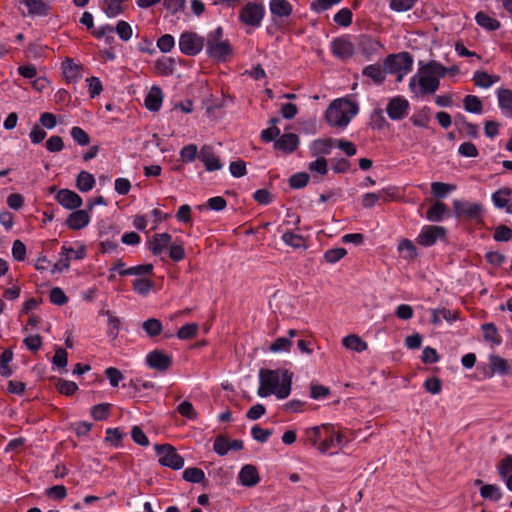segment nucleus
<instances>
[{"instance_id":"nucleus-1","label":"nucleus","mask_w":512,"mask_h":512,"mask_svg":"<svg viewBox=\"0 0 512 512\" xmlns=\"http://www.w3.org/2000/svg\"><path fill=\"white\" fill-rule=\"evenodd\" d=\"M260 386L257 394L267 397L271 394L279 399L287 398L291 392L292 374L287 370L281 374L277 370L261 369L259 372Z\"/></svg>"},{"instance_id":"nucleus-2","label":"nucleus","mask_w":512,"mask_h":512,"mask_svg":"<svg viewBox=\"0 0 512 512\" xmlns=\"http://www.w3.org/2000/svg\"><path fill=\"white\" fill-rule=\"evenodd\" d=\"M357 112L358 107L353 102L346 99H337L327 108L325 118L331 126L344 128Z\"/></svg>"},{"instance_id":"nucleus-3","label":"nucleus","mask_w":512,"mask_h":512,"mask_svg":"<svg viewBox=\"0 0 512 512\" xmlns=\"http://www.w3.org/2000/svg\"><path fill=\"white\" fill-rule=\"evenodd\" d=\"M206 52L210 58L217 61H226L232 54L231 45L227 40L223 39L222 27H218L208 34Z\"/></svg>"},{"instance_id":"nucleus-4","label":"nucleus","mask_w":512,"mask_h":512,"mask_svg":"<svg viewBox=\"0 0 512 512\" xmlns=\"http://www.w3.org/2000/svg\"><path fill=\"white\" fill-rule=\"evenodd\" d=\"M412 56L408 52L389 55L384 61V70L389 74H396V81L401 82L404 76L411 71Z\"/></svg>"},{"instance_id":"nucleus-5","label":"nucleus","mask_w":512,"mask_h":512,"mask_svg":"<svg viewBox=\"0 0 512 512\" xmlns=\"http://www.w3.org/2000/svg\"><path fill=\"white\" fill-rule=\"evenodd\" d=\"M439 86L440 81L437 77L422 73L420 76L414 75L409 82V88L416 97L434 94L438 90Z\"/></svg>"},{"instance_id":"nucleus-6","label":"nucleus","mask_w":512,"mask_h":512,"mask_svg":"<svg viewBox=\"0 0 512 512\" xmlns=\"http://www.w3.org/2000/svg\"><path fill=\"white\" fill-rule=\"evenodd\" d=\"M156 454L159 457V463L162 466L173 470H179L184 466V458L179 455L176 449L170 444L155 445Z\"/></svg>"},{"instance_id":"nucleus-7","label":"nucleus","mask_w":512,"mask_h":512,"mask_svg":"<svg viewBox=\"0 0 512 512\" xmlns=\"http://www.w3.org/2000/svg\"><path fill=\"white\" fill-rule=\"evenodd\" d=\"M265 15V7L261 3L248 2L239 12V20L245 25L259 27Z\"/></svg>"},{"instance_id":"nucleus-8","label":"nucleus","mask_w":512,"mask_h":512,"mask_svg":"<svg viewBox=\"0 0 512 512\" xmlns=\"http://www.w3.org/2000/svg\"><path fill=\"white\" fill-rule=\"evenodd\" d=\"M179 49L188 56L198 54L204 46V38L195 32H184L179 38Z\"/></svg>"},{"instance_id":"nucleus-9","label":"nucleus","mask_w":512,"mask_h":512,"mask_svg":"<svg viewBox=\"0 0 512 512\" xmlns=\"http://www.w3.org/2000/svg\"><path fill=\"white\" fill-rule=\"evenodd\" d=\"M325 437L320 442L318 450L321 453H326L328 450L333 448H342L347 442L343 434L336 432L332 425H324Z\"/></svg>"},{"instance_id":"nucleus-10","label":"nucleus","mask_w":512,"mask_h":512,"mask_svg":"<svg viewBox=\"0 0 512 512\" xmlns=\"http://www.w3.org/2000/svg\"><path fill=\"white\" fill-rule=\"evenodd\" d=\"M454 212L457 217H466L468 219H479L482 213V207L477 203L454 200Z\"/></svg>"},{"instance_id":"nucleus-11","label":"nucleus","mask_w":512,"mask_h":512,"mask_svg":"<svg viewBox=\"0 0 512 512\" xmlns=\"http://www.w3.org/2000/svg\"><path fill=\"white\" fill-rule=\"evenodd\" d=\"M146 364L157 371H166L172 365V357L161 350H154L146 356Z\"/></svg>"},{"instance_id":"nucleus-12","label":"nucleus","mask_w":512,"mask_h":512,"mask_svg":"<svg viewBox=\"0 0 512 512\" xmlns=\"http://www.w3.org/2000/svg\"><path fill=\"white\" fill-rule=\"evenodd\" d=\"M409 102L402 97L392 98L386 107V112L391 120H401L408 114Z\"/></svg>"},{"instance_id":"nucleus-13","label":"nucleus","mask_w":512,"mask_h":512,"mask_svg":"<svg viewBox=\"0 0 512 512\" xmlns=\"http://www.w3.org/2000/svg\"><path fill=\"white\" fill-rule=\"evenodd\" d=\"M446 230L442 226H425L419 234L417 241L420 245L431 246L437 239L445 236Z\"/></svg>"},{"instance_id":"nucleus-14","label":"nucleus","mask_w":512,"mask_h":512,"mask_svg":"<svg viewBox=\"0 0 512 512\" xmlns=\"http://www.w3.org/2000/svg\"><path fill=\"white\" fill-rule=\"evenodd\" d=\"M56 200L64 208L73 210L82 205V198L74 191L69 189H61L57 195Z\"/></svg>"},{"instance_id":"nucleus-15","label":"nucleus","mask_w":512,"mask_h":512,"mask_svg":"<svg viewBox=\"0 0 512 512\" xmlns=\"http://www.w3.org/2000/svg\"><path fill=\"white\" fill-rule=\"evenodd\" d=\"M199 158L204 163L207 171H216L220 170L223 167V164L220 162V159L214 154L213 148L211 146H203L200 150Z\"/></svg>"},{"instance_id":"nucleus-16","label":"nucleus","mask_w":512,"mask_h":512,"mask_svg":"<svg viewBox=\"0 0 512 512\" xmlns=\"http://www.w3.org/2000/svg\"><path fill=\"white\" fill-rule=\"evenodd\" d=\"M489 368L493 374L508 375L512 373V362L498 356H489Z\"/></svg>"},{"instance_id":"nucleus-17","label":"nucleus","mask_w":512,"mask_h":512,"mask_svg":"<svg viewBox=\"0 0 512 512\" xmlns=\"http://www.w3.org/2000/svg\"><path fill=\"white\" fill-rule=\"evenodd\" d=\"M239 481L246 487L257 485L260 481V477L256 467L250 464L243 466L239 473Z\"/></svg>"},{"instance_id":"nucleus-18","label":"nucleus","mask_w":512,"mask_h":512,"mask_svg":"<svg viewBox=\"0 0 512 512\" xmlns=\"http://www.w3.org/2000/svg\"><path fill=\"white\" fill-rule=\"evenodd\" d=\"M89 221L90 217L86 210H76L68 216L66 224L70 229L80 230L87 226Z\"/></svg>"},{"instance_id":"nucleus-19","label":"nucleus","mask_w":512,"mask_h":512,"mask_svg":"<svg viewBox=\"0 0 512 512\" xmlns=\"http://www.w3.org/2000/svg\"><path fill=\"white\" fill-rule=\"evenodd\" d=\"M28 10V15L43 17L49 14L50 6L42 0H20Z\"/></svg>"},{"instance_id":"nucleus-20","label":"nucleus","mask_w":512,"mask_h":512,"mask_svg":"<svg viewBox=\"0 0 512 512\" xmlns=\"http://www.w3.org/2000/svg\"><path fill=\"white\" fill-rule=\"evenodd\" d=\"M171 243V235L168 233H159L153 235L149 241V249L154 255L161 254Z\"/></svg>"},{"instance_id":"nucleus-21","label":"nucleus","mask_w":512,"mask_h":512,"mask_svg":"<svg viewBox=\"0 0 512 512\" xmlns=\"http://www.w3.org/2000/svg\"><path fill=\"white\" fill-rule=\"evenodd\" d=\"M332 51L337 57L346 59L353 55L354 48L352 43L348 40L337 38L332 42Z\"/></svg>"},{"instance_id":"nucleus-22","label":"nucleus","mask_w":512,"mask_h":512,"mask_svg":"<svg viewBox=\"0 0 512 512\" xmlns=\"http://www.w3.org/2000/svg\"><path fill=\"white\" fill-rule=\"evenodd\" d=\"M298 144L299 138L296 134L286 133L275 141L274 146L279 150L290 153L297 148Z\"/></svg>"},{"instance_id":"nucleus-23","label":"nucleus","mask_w":512,"mask_h":512,"mask_svg":"<svg viewBox=\"0 0 512 512\" xmlns=\"http://www.w3.org/2000/svg\"><path fill=\"white\" fill-rule=\"evenodd\" d=\"M163 93L162 90L153 86L145 98V107L150 111H158L162 105Z\"/></svg>"},{"instance_id":"nucleus-24","label":"nucleus","mask_w":512,"mask_h":512,"mask_svg":"<svg viewBox=\"0 0 512 512\" xmlns=\"http://www.w3.org/2000/svg\"><path fill=\"white\" fill-rule=\"evenodd\" d=\"M419 65H420V72L422 74L437 77L438 80L441 77H444L448 73V69L436 61H430L426 64L419 62Z\"/></svg>"},{"instance_id":"nucleus-25","label":"nucleus","mask_w":512,"mask_h":512,"mask_svg":"<svg viewBox=\"0 0 512 512\" xmlns=\"http://www.w3.org/2000/svg\"><path fill=\"white\" fill-rule=\"evenodd\" d=\"M269 8L274 16L280 18L288 17L292 13V6L287 0H271Z\"/></svg>"},{"instance_id":"nucleus-26","label":"nucleus","mask_w":512,"mask_h":512,"mask_svg":"<svg viewBox=\"0 0 512 512\" xmlns=\"http://www.w3.org/2000/svg\"><path fill=\"white\" fill-rule=\"evenodd\" d=\"M64 77L69 82H75L81 78L80 67L71 59H66L62 63Z\"/></svg>"},{"instance_id":"nucleus-27","label":"nucleus","mask_w":512,"mask_h":512,"mask_svg":"<svg viewBox=\"0 0 512 512\" xmlns=\"http://www.w3.org/2000/svg\"><path fill=\"white\" fill-rule=\"evenodd\" d=\"M95 185V178L94 176L87 172V171H81L77 178H76V187L81 192H88L93 189Z\"/></svg>"},{"instance_id":"nucleus-28","label":"nucleus","mask_w":512,"mask_h":512,"mask_svg":"<svg viewBox=\"0 0 512 512\" xmlns=\"http://www.w3.org/2000/svg\"><path fill=\"white\" fill-rule=\"evenodd\" d=\"M342 344L345 348L356 352H362L367 349V343L355 334L344 337Z\"/></svg>"},{"instance_id":"nucleus-29","label":"nucleus","mask_w":512,"mask_h":512,"mask_svg":"<svg viewBox=\"0 0 512 512\" xmlns=\"http://www.w3.org/2000/svg\"><path fill=\"white\" fill-rule=\"evenodd\" d=\"M477 24L489 31H495L500 27V22L484 12H478L475 16Z\"/></svg>"},{"instance_id":"nucleus-30","label":"nucleus","mask_w":512,"mask_h":512,"mask_svg":"<svg viewBox=\"0 0 512 512\" xmlns=\"http://www.w3.org/2000/svg\"><path fill=\"white\" fill-rule=\"evenodd\" d=\"M448 211L447 206L442 202H436L427 211V219L432 222L441 221L445 213Z\"/></svg>"},{"instance_id":"nucleus-31","label":"nucleus","mask_w":512,"mask_h":512,"mask_svg":"<svg viewBox=\"0 0 512 512\" xmlns=\"http://www.w3.org/2000/svg\"><path fill=\"white\" fill-rule=\"evenodd\" d=\"M512 195V189L504 187L492 194V201L497 208H504Z\"/></svg>"},{"instance_id":"nucleus-32","label":"nucleus","mask_w":512,"mask_h":512,"mask_svg":"<svg viewBox=\"0 0 512 512\" xmlns=\"http://www.w3.org/2000/svg\"><path fill=\"white\" fill-rule=\"evenodd\" d=\"M13 359V352L11 349L4 350L0 355V374L3 377H10L13 374L9 363Z\"/></svg>"},{"instance_id":"nucleus-33","label":"nucleus","mask_w":512,"mask_h":512,"mask_svg":"<svg viewBox=\"0 0 512 512\" xmlns=\"http://www.w3.org/2000/svg\"><path fill=\"white\" fill-rule=\"evenodd\" d=\"M363 74L371 78L376 84H381L385 79V70L376 64L365 67Z\"/></svg>"},{"instance_id":"nucleus-34","label":"nucleus","mask_w":512,"mask_h":512,"mask_svg":"<svg viewBox=\"0 0 512 512\" xmlns=\"http://www.w3.org/2000/svg\"><path fill=\"white\" fill-rule=\"evenodd\" d=\"M499 77H493L484 71H477L473 76L476 86L481 88H489L493 83L497 82Z\"/></svg>"},{"instance_id":"nucleus-35","label":"nucleus","mask_w":512,"mask_h":512,"mask_svg":"<svg viewBox=\"0 0 512 512\" xmlns=\"http://www.w3.org/2000/svg\"><path fill=\"white\" fill-rule=\"evenodd\" d=\"M142 328L150 337L158 336L163 330L161 321L156 318H149L144 321L142 323Z\"/></svg>"},{"instance_id":"nucleus-36","label":"nucleus","mask_w":512,"mask_h":512,"mask_svg":"<svg viewBox=\"0 0 512 512\" xmlns=\"http://www.w3.org/2000/svg\"><path fill=\"white\" fill-rule=\"evenodd\" d=\"M175 67V61L169 57H162L155 63L156 72L160 75L172 74Z\"/></svg>"},{"instance_id":"nucleus-37","label":"nucleus","mask_w":512,"mask_h":512,"mask_svg":"<svg viewBox=\"0 0 512 512\" xmlns=\"http://www.w3.org/2000/svg\"><path fill=\"white\" fill-rule=\"evenodd\" d=\"M498 101L501 109L512 116V91L508 89L499 90Z\"/></svg>"},{"instance_id":"nucleus-38","label":"nucleus","mask_w":512,"mask_h":512,"mask_svg":"<svg viewBox=\"0 0 512 512\" xmlns=\"http://www.w3.org/2000/svg\"><path fill=\"white\" fill-rule=\"evenodd\" d=\"M398 251L402 253L403 257L407 260H413L417 256L416 247L409 239H403L400 241Z\"/></svg>"},{"instance_id":"nucleus-39","label":"nucleus","mask_w":512,"mask_h":512,"mask_svg":"<svg viewBox=\"0 0 512 512\" xmlns=\"http://www.w3.org/2000/svg\"><path fill=\"white\" fill-rule=\"evenodd\" d=\"M464 109L469 113L480 114L482 112V103L477 96L467 95L463 99Z\"/></svg>"},{"instance_id":"nucleus-40","label":"nucleus","mask_w":512,"mask_h":512,"mask_svg":"<svg viewBox=\"0 0 512 512\" xmlns=\"http://www.w3.org/2000/svg\"><path fill=\"white\" fill-rule=\"evenodd\" d=\"M442 319L451 323L453 320L456 319V315H455V313H453L452 311H450L449 309H446V308L435 309L432 311L431 322L433 324H435V325L440 324Z\"/></svg>"},{"instance_id":"nucleus-41","label":"nucleus","mask_w":512,"mask_h":512,"mask_svg":"<svg viewBox=\"0 0 512 512\" xmlns=\"http://www.w3.org/2000/svg\"><path fill=\"white\" fill-rule=\"evenodd\" d=\"M122 2V0H105L103 11L110 18L116 17L123 11Z\"/></svg>"},{"instance_id":"nucleus-42","label":"nucleus","mask_w":512,"mask_h":512,"mask_svg":"<svg viewBox=\"0 0 512 512\" xmlns=\"http://www.w3.org/2000/svg\"><path fill=\"white\" fill-rule=\"evenodd\" d=\"M205 478V473L197 467L187 468L183 472V479L190 483H201Z\"/></svg>"},{"instance_id":"nucleus-43","label":"nucleus","mask_w":512,"mask_h":512,"mask_svg":"<svg viewBox=\"0 0 512 512\" xmlns=\"http://www.w3.org/2000/svg\"><path fill=\"white\" fill-rule=\"evenodd\" d=\"M480 495L485 499L498 501L501 498L502 493L498 486L492 484H485L482 485V487L480 488Z\"/></svg>"},{"instance_id":"nucleus-44","label":"nucleus","mask_w":512,"mask_h":512,"mask_svg":"<svg viewBox=\"0 0 512 512\" xmlns=\"http://www.w3.org/2000/svg\"><path fill=\"white\" fill-rule=\"evenodd\" d=\"M198 328L197 323H188L178 330L177 337L181 340L192 339L197 335Z\"/></svg>"},{"instance_id":"nucleus-45","label":"nucleus","mask_w":512,"mask_h":512,"mask_svg":"<svg viewBox=\"0 0 512 512\" xmlns=\"http://www.w3.org/2000/svg\"><path fill=\"white\" fill-rule=\"evenodd\" d=\"M483 336L486 341L493 342L496 345L501 343L500 337L497 335V328L493 323H487L482 326Z\"/></svg>"},{"instance_id":"nucleus-46","label":"nucleus","mask_w":512,"mask_h":512,"mask_svg":"<svg viewBox=\"0 0 512 512\" xmlns=\"http://www.w3.org/2000/svg\"><path fill=\"white\" fill-rule=\"evenodd\" d=\"M70 134L73 140L80 146H87L90 143L89 135L78 126L72 127Z\"/></svg>"},{"instance_id":"nucleus-47","label":"nucleus","mask_w":512,"mask_h":512,"mask_svg":"<svg viewBox=\"0 0 512 512\" xmlns=\"http://www.w3.org/2000/svg\"><path fill=\"white\" fill-rule=\"evenodd\" d=\"M227 205L226 200L221 196H215L207 201V205H199L197 208L201 211L210 208L215 211H222Z\"/></svg>"},{"instance_id":"nucleus-48","label":"nucleus","mask_w":512,"mask_h":512,"mask_svg":"<svg viewBox=\"0 0 512 512\" xmlns=\"http://www.w3.org/2000/svg\"><path fill=\"white\" fill-rule=\"evenodd\" d=\"M153 271L152 264L138 265L134 267L127 268L126 270L120 271V275H147L151 274Z\"/></svg>"},{"instance_id":"nucleus-49","label":"nucleus","mask_w":512,"mask_h":512,"mask_svg":"<svg viewBox=\"0 0 512 512\" xmlns=\"http://www.w3.org/2000/svg\"><path fill=\"white\" fill-rule=\"evenodd\" d=\"M110 413V405L107 403H102L95 405L91 409L92 417L97 421H103L108 418Z\"/></svg>"},{"instance_id":"nucleus-50","label":"nucleus","mask_w":512,"mask_h":512,"mask_svg":"<svg viewBox=\"0 0 512 512\" xmlns=\"http://www.w3.org/2000/svg\"><path fill=\"white\" fill-rule=\"evenodd\" d=\"M291 346H292V341L289 338L279 337L271 344L270 351L273 353L289 351Z\"/></svg>"},{"instance_id":"nucleus-51","label":"nucleus","mask_w":512,"mask_h":512,"mask_svg":"<svg viewBox=\"0 0 512 512\" xmlns=\"http://www.w3.org/2000/svg\"><path fill=\"white\" fill-rule=\"evenodd\" d=\"M351 21L352 12L348 8H343L334 15V22L340 26L347 27L351 24Z\"/></svg>"},{"instance_id":"nucleus-52","label":"nucleus","mask_w":512,"mask_h":512,"mask_svg":"<svg viewBox=\"0 0 512 512\" xmlns=\"http://www.w3.org/2000/svg\"><path fill=\"white\" fill-rule=\"evenodd\" d=\"M152 286V281L147 278H137L133 281L134 290L141 295L148 294Z\"/></svg>"},{"instance_id":"nucleus-53","label":"nucleus","mask_w":512,"mask_h":512,"mask_svg":"<svg viewBox=\"0 0 512 512\" xmlns=\"http://www.w3.org/2000/svg\"><path fill=\"white\" fill-rule=\"evenodd\" d=\"M45 495L53 500L60 501L67 496V490L64 485H55L46 489Z\"/></svg>"},{"instance_id":"nucleus-54","label":"nucleus","mask_w":512,"mask_h":512,"mask_svg":"<svg viewBox=\"0 0 512 512\" xmlns=\"http://www.w3.org/2000/svg\"><path fill=\"white\" fill-rule=\"evenodd\" d=\"M282 240L287 245L292 246L294 248H300L305 246L303 237L290 231L283 234Z\"/></svg>"},{"instance_id":"nucleus-55","label":"nucleus","mask_w":512,"mask_h":512,"mask_svg":"<svg viewBox=\"0 0 512 512\" xmlns=\"http://www.w3.org/2000/svg\"><path fill=\"white\" fill-rule=\"evenodd\" d=\"M175 45L174 37L170 34H164L157 40V47L163 53L170 52Z\"/></svg>"},{"instance_id":"nucleus-56","label":"nucleus","mask_w":512,"mask_h":512,"mask_svg":"<svg viewBox=\"0 0 512 512\" xmlns=\"http://www.w3.org/2000/svg\"><path fill=\"white\" fill-rule=\"evenodd\" d=\"M309 175L305 172H300L292 175L289 179L290 186L295 189L303 188L309 182Z\"/></svg>"},{"instance_id":"nucleus-57","label":"nucleus","mask_w":512,"mask_h":512,"mask_svg":"<svg viewBox=\"0 0 512 512\" xmlns=\"http://www.w3.org/2000/svg\"><path fill=\"white\" fill-rule=\"evenodd\" d=\"M49 298L51 303L62 306L68 302V297L65 295L64 291L59 287H54L51 289Z\"/></svg>"},{"instance_id":"nucleus-58","label":"nucleus","mask_w":512,"mask_h":512,"mask_svg":"<svg viewBox=\"0 0 512 512\" xmlns=\"http://www.w3.org/2000/svg\"><path fill=\"white\" fill-rule=\"evenodd\" d=\"M455 189L454 185L442 183V182H433L431 184V190L434 196L438 198L444 197L448 192Z\"/></svg>"},{"instance_id":"nucleus-59","label":"nucleus","mask_w":512,"mask_h":512,"mask_svg":"<svg viewBox=\"0 0 512 512\" xmlns=\"http://www.w3.org/2000/svg\"><path fill=\"white\" fill-rule=\"evenodd\" d=\"M512 237V229L506 225H499L494 232L493 238L497 242H507Z\"/></svg>"},{"instance_id":"nucleus-60","label":"nucleus","mask_w":512,"mask_h":512,"mask_svg":"<svg viewBox=\"0 0 512 512\" xmlns=\"http://www.w3.org/2000/svg\"><path fill=\"white\" fill-rule=\"evenodd\" d=\"M177 411L179 414H181L182 416H184L190 420H194L197 417V413H196L192 403L189 401L181 402L177 407Z\"/></svg>"},{"instance_id":"nucleus-61","label":"nucleus","mask_w":512,"mask_h":512,"mask_svg":"<svg viewBox=\"0 0 512 512\" xmlns=\"http://www.w3.org/2000/svg\"><path fill=\"white\" fill-rule=\"evenodd\" d=\"M115 31L123 41H128L132 37V28L126 21H119L115 27Z\"/></svg>"},{"instance_id":"nucleus-62","label":"nucleus","mask_w":512,"mask_h":512,"mask_svg":"<svg viewBox=\"0 0 512 512\" xmlns=\"http://www.w3.org/2000/svg\"><path fill=\"white\" fill-rule=\"evenodd\" d=\"M57 389L60 393L70 396L77 391L78 386L75 382L59 379L57 382Z\"/></svg>"},{"instance_id":"nucleus-63","label":"nucleus","mask_w":512,"mask_h":512,"mask_svg":"<svg viewBox=\"0 0 512 512\" xmlns=\"http://www.w3.org/2000/svg\"><path fill=\"white\" fill-rule=\"evenodd\" d=\"M251 435L254 440L265 443L268 438L272 435V430L262 429L260 426L255 425L251 429Z\"/></svg>"},{"instance_id":"nucleus-64","label":"nucleus","mask_w":512,"mask_h":512,"mask_svg":"<svg viewBox=\"0 0 512 512\" xmlns=\"http://www.w3.org/2000/svg\"><path fill=\"white\" fill-rule=\"evenodd\" d=\"M213 449L218 455L224 456L229 451V441L224 436L219 435L214 441Z\"/></svg>"}]
</instances>
